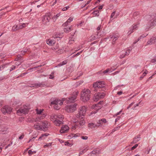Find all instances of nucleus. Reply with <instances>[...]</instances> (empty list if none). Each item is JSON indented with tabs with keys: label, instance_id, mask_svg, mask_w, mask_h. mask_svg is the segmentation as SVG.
Wrapping results in <instances>:
<instances>
[{
	"label": "nucleus",
	"instance_id": "f257e3e1",
	"mask_svg": "<svg viewBox=\"0 0 156 156\" xmlns=\"http://www.w3.org/2000/svg\"><path fill=\"white\" fill-rule=\"evenodd\" d=\"M87 108L86 106H82L79 108L78 113L75 116L73 117V119L76 122L78 121V120L82 119H83L87 111Z\"/></svg>",
	"mask_w": 156,
	"mask_h": 156
},
{
	"label": "nucleus",
	"instance_id": "f03ea898",
	"mask_svg": "<svg viewBox=\"0 0 156 156\" xmlns=\"http://www.w3.org/2000/svg\"><path fill=\"white\" fill-rule=\"evenodd\" d=\"M90 97V91L88 89H85L81 93V99L84 102L88 101Z\"/></svg>",
	"mask_w": 156,
	"mask_h": 156
},
{
	"label": "nucleus",
	"instance_id": "7ed1b4c3",
	"mask_svg": "<svg viewBox=\"0 0 156 156\" xmlns=\"http://www.w3.org/2000/svg\"><path fill=\"white\" fill-rule=\"evenodd\" d=\"M156 25V16H151L150 17V20L147 23L146 30H147L151 27L154 26Z\"/></svg>",
	"mask_w": 156,
	"mask_h": 156
},
{
	"label": "nucleus",
	"instance_id": "20e7f679",
	"mask_svg": "<svg viewBox=\"0 0 156 156\" xmlns=\"http://www.w3.org/2000/svg\"><path fill=\"white\" fill-rule=\"evenodd\" d=\"M78 121L75 122L74 119H73V121L76 124L74 126H72V129H75L78 128H83V126L84 125L85 122L83 119H82L80 120H78Z\"/></svg>",
	"mask_w": 156,
	"mask_h": 156
},
{
	"label": "nucleus",
	"instance_id": "39448f33",
	"mask_svg": "<svg viewBox=\"0 0 156 156\" xmlns=\"http://www.w3.org/2000/svg\"><path fill=\"white\" fill-rule=\"evenodd\" d=\"M78 93L79 92L77 90L74 92L73 94L71 95V97L67 100L66 101L67 103H73L74 102Z\"/></svg>",
	"mask_w": 156,
	"mask_h": 156
},
{
	"label": "nucleus",
	"instance_id": "423d86ee",
	"mask_svg": "<svg viewBox=\"0 0 156 156\" xmlns=\"http://www.w3.org/2000/svg\"><path fill=\"white\" fill-rule=\"evenodd\" d=\"M77 104H74L73 105H68L66 107L65 110L68 112H73L76 109Z\"/></svg>",
	"mask_w": 156,
	"mask_h": 156
},
{
	"label": "nucleus",
	"instance_id": "0eeeda50",
	"mask_svg": "<svg viewBox=\"0 0 156 156\" xmlns=\"http://www.w3.org/2000/svg\"><path fill=\"white\" fill-rule=\"evenodd\" d=\"M30 108L28 106L25 105L23 107L20 108L19 110H17V113H20L23 114H26L28 113Z\"/></svg>",
	"mask_w": 156,
	"mask_h": 156
},
{
	"label": "nucleus",
	"instance_id": "6e6552de",
	"mask_svg": "<svg viewBox=\"0 0 156 156\" xmlns=\"http://www.w3.org/2000/svg\"><path fill=\"white\" fill-rule=\"evenodd\" d=\"M47 86V83L45 82H38L32 84L30 86L31 87H34L35 88H37L39 87H44Z\"/></svg>",
	"mask_w": 156,
	"mask_h": 156
},
{
	"label": "nucleus",
	"instance_id": "1a4fd4ad",
	"mask_svg": "<svg viewBox=\"0 0 156 156\" xmlns=\"http://www.w3.org/2000/svg\"><path fill=\"white\" fill-rule=\"evenodd\" d=\"M12 110V108L8 105L4 106L1 109L3 114L5 115L6 113L10 114Z\"/></svg>",
	"mask_w": 156,
	"mask_h": 156
},
{
	"label": "nucleus",
	"instance_id": "9d476101",
	"mask_svg": "<svg viewBox=\"0 0 156 156\" xmlns=\"http://www.w3.org/2000/svg\"><path fill=\"white\" fill-rule=\"evenodd\" d=\"M105 87V83L103 81H99L94 83L93 87L94 88H103Z\"/></svg>",
	"mask_w": 156,
	"mask_h": 156
},
{
	"label": "nucleus",
	"instance_id": "9b49d317",
	"mask_svg": "<svg viewBox=\"0 0 156 156\" xmlns=\"http://www.w3.org/2000/svg\"><path fill=\"white\" fill-rule=\"evenodd\" d=\"M105 94L104 92L98 93L95 94L94 99L95 101H97L99 99L104 98Z\"/></svg>",
	"mask_w": 156,
	"mask_h": 156
},
{
	"label": "nucleus",
	"instance_id": "f8f14e48",
	"mask_svg": "<svg viewBox=\"0 0 156 156\" xmlns=\"http://www.w3.org/2000/svg\"><path fill=\"white\" fill-rule=\"evenodd\" d=\"M118 37L115 35H110L109 37L106 38L105 39L107 40L109 39V41H112V44H114L115 41L118 39Z\"/></svg>",
	"mask_w": 156,
	"mask_h": 156
},
{
	"label": "nucleus",
	"instance_id": "ddd939ff",
	"mask_svg": "<svg viewBox=\"0 0 156 156\" xmlns=\"http://www.w3.org/2000/svg\"><path fill=\"white\" fill-rule=\"evenodd\" d=\"M51 18V17L48 15L44 16L42 20L43 23L44 24H48Z\"/></svg>",
	"mask_w": 156,
	"mask_h": 156
},
{
	"label": "nucleus",
	"instance_id": "4468645a",
	"mask_svg": "<svg viewBox=\"0 0 156 156\" xmlns=\"http://www.w3.org/2000/svg\"><path fill=\"white\" fill-rule=\"evenodd\" d=\"M139 25V24H137L136 25L133 24V25L131 27L130 30H129L128 33V34H130L134 30H137L138 28Z\"/></svg>",
	"mask_w": 156,
	"mask_h": 156
},
{
	"label": "nucleus",
	"instance_id": "2eb2a0df",
	"mask_svg": "<svg viewBox=\"0 0 156 156\" xmlns=\"http://www.w3.org/2000/svg\"><path fill=\"white\" fill-rule=\"evenodd\" d=\"M48 122L47 121L42 122L41 126H42V130L44 131H46L47 130L48 127Z\"/></svg>",
	"mask_w": 156,
	"mask_h": 156
},
{
	"label": "nucleus",
	"instance_id": "dca6fc26",
	"mask_svg": "<svg viewBox=\"0 0 156 156\" xmlns=\"http://www.w3.org/2000/svg\"><path fill=\"white\" fill-rule=\"evenodd\" d=\"M63 103V102L62 101L59 100L58 99H55V100L51 102V104L59 105L60 106L62 105Z\"/></svg>",
	"mask_w": 156,
	"mask_h": 156
},
{
	"label": "nucleus",
	"instance_id": "f3484780",
	"mask_svg": "<svg viewBox=\"0 0 156 156\" xmlns=\"http://www.w3.org/2000/svg\"><path fill=\"white\" fill-rule=\"evenodd\" d=\"M155 43H156V37H151L147 41V45H151Z\"/></svg>",
	"mask_w": 156,
	"mask_h": 156
},
{
	"label": "nucleus",
	"instance_id": "a211bd4d",
	"mask_svg": "<svg viewBox=\"0 0 156 156\" xmlns=\"http://www.w3.org/2000/svg\"><path fill=\"white\" fill-rule=\"evenodd\" d=\"M69 129V128L68 126L65 125L62 127L60 131L61 133H64L68 131Z\"/></svg>",
	"mask_w": 156,
	"mask_h": 156
},
{
	"label": "nucleus",
	"instance_id": "6ab92c4d",
	"mask_svg": "<svg viewBox=\"0 0 156 156\" xmlns=\"http://www.w3.org/2000/svg\"><path fill=\"white\" fill-rule=\"evenodd\" d=\"M100 153V151L99 150H95L93 151L89 154L88 156H95V154H98Z\"/></svg>",
	"mask_w": 156,
	"mask_h": 156
},
{
	"label": "nucleus",
	"instance_id": "aec40b11",
	"mask_svg": "<svg viewBox=\"0 0 156 156\" xmlns=\"http://www.w3.org/2000/svg\"><path fill=\"white\" fill-rule=\"evenodd\" d=\"M54 123L56 126H59L63 123L62 121L57 119L54 120Z\"/></svg>",
	"mask_w": 156,
	"mask_h": 156
},
{
	"label": "nucleus",
	"instance_id": "412c9836",
	"mask_svg": "<svg viewBox=\"0 0 156 156\" xmlns=\"http://www.w3.org/2000/svg\"><path fill=\"white\" fill-rule=\"evenodd\" d=\"M141 139L140 135H138L136 137L133 138V140L132 142L133 144H135L139 141Z\"/></svg>",
	"mask_w": 156,
	"mask_h": 156
},
{
	"label": "nucleus",
	"instance_id": "4be33fe9",
	"mask_svg": "<svg viewBox=\"0 0 156 156\" xmlns=\"http://www.w3.org/2000/svg\"><path fill=\"white\" fill-rule=\"evenodd\" d=\"M46 43L49 45L52 46L55 44V41L54 40L49 39L47 40Z\"/></svg>",
	"mask_w": 156,
	"mask_h": 156
},
{
	"label": "nucleus",
	"instance_id": "5701e85b",
	"mask_svg": "<svg viewBox=\"0 0 156 156\" xmlns=\"http://www.w3.org/2000/svg\"><path fill=\"white\" fill-rule=\"evenodd\" d=\"M102 103H103V101H100L98 102L97 104L95 105H94L93 106L94 108L97 110V111L98 110H99L101 108V106H99L98 105L99 104H101Z\"/></svg>",
	"mask_w": 156,
	"mask_h": 156
},
{
	"label": "nucleus",
	"instance_id": "b1692460",
	"mask_svg": "<svg viewBox=\"0 0 156 156\" xmlns=\"http://www.w3.org/2000/svg\"><path fill=\"white\" fill-rule=\"evenodd\" d=\"M8 140L3 139L0 140V146H4L7 143Z\"/></svg>",
	"mask_w": 156,
	"mask_h": 156
},
{
	"label": "nucleus",
	"instance_id": "393cba45",
	"mask_svg": "<svg viewBox=\"0 0 156 156\" xmlns=\"http://www.w3.org/2000/svg\"><path fill=\"white\" fill-rule=\"evenodd\" d=\"M34 127L35 129L38 130H42V126H41V124L40 125L38 123L35 124Z\"/></svg>",
	"mask_w": 156,
	"mask_h": 156
},
{
	"label": "nucleus",
	"instance_id": "a878e982",
	"mask_svg": "<svg viewBox=\"0 0 156 156\" xmlns=\"http://www.w3.org/2000/svg\"><path fill=\"white\" fill-rule=\"evenodd\" d=\"M65 27L64 29V31L66 33H68L71 31V27H67V26H65Z\"/></svg>",
	"mask_w": 156,
	"mask_h": 156
},
{
	"label": "nucleus",
	"instance_id": "bb28decb",
	"mask_svg": "<svg viewBox=\"0 0 156 156\" xmlns=\"http://www.w3.org/2000/svg\"><path fill=\"white\" fill-rule=\"evenodd\" d=\"M49 135V134L45 133L43 134H42L40 137L39 138L38 140H41V139H45L47 136Z\"/></svg>",
	"mask_w": 156,
	"mask_h": 156
},
{
	"label": "nucleus",
	"instance_id": "cd10ccee",
	"mask_svg": "<svg viewBox=\"0 0 156 156\" xmlns=\"http://www.w3.org/2000/svg\"><path fill=\"white\" fill-rule=\"evenodd\" d=\"M88 126L91 129L94 128L97 126V124L93 123H90L88 124Z\"/></svg>",
	"mask_w": 156,
	"mask_h": 156
},
{
	"label": "nucleus",
	"instance_id": "c85d7f7f",
	"mask_svg": "<svg viewBox=\"0 0 156 156\" xmlns=\"http://www.w3.org/2000/svg\"><path fill=\"white\" fill-rule=\"evenodd\" d=\"M57 119L62 121L64 118V116L62 115L59 114L56 115Z\"/></svg>",
	"mask_w": 156,
	"mask_h": 156
},
{
	"label": "nucleus",
	"instance_id": "c756f323",
	"mask_svg": "<svg viewBox=\"0 0 156 156\" xmlns=\"http://www.w3.org/2000/svg\"><path fill=\"white\" fill-rule=\"evenodd\" d=\"M98 38H99V37H97V36H95L94 35H92L89 38V40L90 41H93L97 39Z\"/></svg>",
	"mask_w": 156,
	"mask_h": 156
},
{
	"label": "nucleus",
	"instance_id": "7c9ffc66",
	"mask_svg": "<svg viewBox=\"0 0 156 156\" xmlns=\"http://www.w3.org/2000/svg\"><path fill=\"white\" fill-rule=\"evenodd\" d=\"M50 119L52 121H54L57 119L56 115L52 114L50 117Z\"/></svg>",
	"mask_w": 156,
	"mask_h": 156
},
{
	"label": "nucleus",
	"instance_id": "2f4dec72",
	"mask_svg": "<svg viewBox=\"0 0 156 156\" xmlns=\"http://www.w3.org/2000/svg\"><path fill=\"white\" fill-rule=\"evenodd\" d=\"M19 30L18 26L17 25H15L12 27V30L13 31H15Z\"/></svg>",
	"mask_w": 156,
	"mask_h": 156
},
{
	"label": "nucleus",
	"instance_id": "473e14b6",
	"mask_svg": "<svg viewBox=\"0 0 156 156\" xmlns=\"http://www.w3.org/2000/svg\"><path fill=\"white\" fill-rule=\"evenodd\" d=\"M67 63L66 61H64L62 62L59 63L57 66V67H59L61 66H62L63 65H65Z\"/></svg>",
	"mask_w": 156,
	"mask_h": 156
},
{
	"label": "nucleus",
	"instance_id": "72a5a7b5",
	"mask_svg": "<svg viewBox=\"0 0 156 156\" xmlns=\"http://www.w3.org/2000/svg\"><path fill=\"white\" fill-rule=\"evenodd\" d=\"M60 15V14L59 13H58L56 15L54 16L53 17H52V19L54 21H55L56 19Z\"/></svg>",
	"mask_w": 156,
	"mask_h": 156
},
{
	"label": "nucleus",
	"instance_id": "f704fd0d",
	"mask_svg": "<svg viewBox=\"0 0 156 156\" xmlns=\"http://www.w3.org/2000/svg\"><path fill=\"white\" fill-rule=\"evenodd\" d=\"M141 101L140 102H139L138 103L136 104L135 105V106H134V107L133 108H132V109H133V110L135 109V108L136 107V106H139V105H140L141 106L143 105V103L141 104Z\"/></svg>",
	"mask_w": 156,
	"mask_h": 156
},
{
	"label": "nucleus",
	"instance_id": "c9c22d12",
	"mask_svg": "<svg viewBox=\"0 0 156 156\" xmlns=\"http://www.w3.org/2000/svg\"><path fill=\"white\" fill-rule=\"evenodd\" d=\"M148 73V71L147 70H146L144 72V73H143L142 75L140 77V80H141L142 79L144 78V77L145 76L146 74H147Z\"/></svg>",
	"mask_w": 156,
	"mask_h": 156
},
{
	"label": "nucleus",
	"instance_id": "e433bc0d",
	"mask_svg": "<svg viewBox=\"0 0 156 156\" xmlns=\"http://www.w3.org/2000/svg\"><path fill=\"white\" fill-rule=\"evenodd\" d=\"M26 24L24 23L18 26V29L20 30L26 26Z\"/></svg>",
	"mask_w": 156,
	"mask_h": 156
},
{
	"label": "nucleus",
	"instance_id": "4c0bfd02",
	"mask_svg": "<svg viewBox=\"0 0 156 156\" xmlns=\"http://www.w3.org/2000/svg\"><path fill=\"white\" fill-rule=\"evenodd\" d=\"M147 35V34L145 35V34H143L141 35L137 39V41H139L141 39L143 38L144 37H145Z\"/></svg>",
	"mask_w": 156,
	"mask_h": 156
},
{
	"label": "nucleus",
	"instance_id": "58836bf2",
	"mask_svg": "<svg viewBox=\"0 0 156 156\" xmlns=\"http://www.w3.org/2000/svg\"><path fill=\"white\" fill-rule=\"evenodd\" d=\"M37 113L38 114H40L41 113L42 111H43V109H37L36 110Z\"/></svg>",
	"mask_w": 156,
	"mask_h": 156
},
{
	"label": "nucleus",
	"instance_id": "ea45409f",
	"mask_svg": "<svg viewBox=\"0 0 156 156\" xmlns=\"http://www.w3.org/2000/svg\"><path fill=\"white\" fill-rule=\"evenodd\" d=\"M98 13H99V11L98 10L95 11H94L92 13L94 15H95V16H99V14Z\"/></svg>",
	"mask_w": 156,
	"mask_h": 156
},
{
	"label": "nucleus",
	"instance_id": "a19ab883",
	"mask_svg": "<svg viewBox=\"0 0 156 156\" xmlns=\"http://www.w3.org/2000/svg\"><path fill=\"white\" fill-rule=\"evenodd\" d=\"M87 150L88 149H87V148H86L84 150H83V151H80L79 154V156H80L83 153H85Z\"/></svg>",
	"mask_w": 156,
	"mask_h": 156
},
{
	"label": "nucleus",
	"instance_id": "79ce46f5",
	"mask_svg": "<svg viewBox=\"0 0 156 156\" xmlns=\"http://www.w3.org/2000/svg\"><path fill=\"white\" fill-rule=\"evenodd\" d=\"M7 129L6 128H5L4 129H2L0 130L1 133L5 134V131H6Z\"/></svg>",
	"mask_w": 156,
	"mask_h": 156
},
{
	"label": "nucleus",
	"instance_id": "37998d69",
	"mask_svg": "<svg viewBox=\"0 0 156 156\" xmlns=\"http://www.w3.org/2000/svg\"><path fill=\"white\" fill-rule=\"evenodd\" d=\"M151 62L152 63H155L156 62V55L154 57L151 61Z\"/></svg>",
	"mask_w": 156,
	"mask_h": 156
},
{
	"label": "nucleus",
	"instance_id": "c03bdc74",
	"mask_svg": "<svg viewBox=\"0 0 156 156\" xmlns=\"http://www.w3.org/2000/svg\"><path fill=\"white\" fill-rule=\"evenodd\" d=\"M130 53V50H128L125 53L124 55L125 56H126L127 55H128L129 53Z\"/></svg>",
	"mask_w": 156,
	"mask_h": 156
},
{
	"label": "nucleus",
	"instance_id": "a18cd8bd",
	"mask_svg": "<svg viewBox=\"0 0 156 156\" xmlns=\"http://www.w3.org/2000/svg\"><path fill=\"white\" fill-rule=\"evenodd\" d=\"M102 123L101 122V120H99L97 122V126H101Z\"/></svg>",
	"mask_w": 156,
	"mask_h": 156
},
{
	"label": "nucleus",
	"instance_id": "49530a36",
	"mask_svg": "<svg viewBox=\"0 0 156 156\" xmlns=\"http://www.w3.org/2000/svg\"><path fill=\"white\" fill-rule=\"evenodd\" d=\"M54 108L55 109L58 110L60 108V107L58 106V105H55Z\"/></svg>",
	"mask_w": 156,
	"mask_h": 156
},
{
	"label": "nucleus",
	"instance_id": "de8ad7c7",
	"mask_svg": "<svg viewBox=\"0 0 156 156\" xmlns=\"http://www.w3.org/2000/svg\"><path fill=\"white\" fill-rule=\"evenodd\" d=\"M51 144H52L51 143H49L48 144L45 145L44 146V147H48L49 146H51Z\"/></svg>",
	"mask_w": 156,
	"mask_h": 156
},
{
	"label": "nucleus",
	"instance_id": "09e8293b",
	"mask_svg": "<svg viewBox=\"0 0 156 156\" xmlns=\"http://www.w3.org/2000/svg\"><path fill=\"white\" fill-rule=\"evenodd\" d=\"M70 22L69 21V20H67L66 22H65L63 24V26L64 27H65V26H67L68 24L69 23H70Z\"/></svg>",
	"mask_w": 156,
	"mask_h": 156
},
{
	"label": "nucleus",
	"instance_id": "8fccbe9b",
	"mask_svg": "<svg viewBox=\"0 0 156 156\" xmlns=\"http://www.w3.org/2000/svg\"><path fill=\"white\" fill-rule=\"evenodd\" d=\"M63 52V50H62V49H60V50H59L58 51H57V52L58 54H61Z\"/></svg>",
	"mask_w": 156,
	"mask_h": 156
},
{
	"label": "nucleus",
	"instance_id": "3c124183",
	"mask_svg": "<svg viewBox=\"0 0 156 156\" xmlns=\"http://www.w3.org/2000/svg\"><path fill=\"white\" fill-rule=\"evenodd\" d=\"M138 146V144H135L133 147L131 148V150H133L134 149H135Z\"/></svg>",
	"mask_w": 156,
	"mask_h": 156
},
{
	"label": "nucleus",
	"instance_id": "603ef678",
	"mask_svg": "<svg viewBox=\"0 0 156 156\" xmlns=\"http://www.w3.org/2000/svg\"><path fill=\"white\" fill-rule=\"evenodd\" d=\"M69 8V6H66V7L63 8L62 9V10L63 11H66L67 9H68Z\"/></svg>",
	"mask_w": 156,
	"mask_h": 156
},
{
	"label": "nucleus",
	"instance_id": "864d4df0",
	"mask_svg": "<svg viewBox=\"0 0 156 156\" xmlns=\"http://www.w3.org/2000/svg\"><path fill=\"white\" fill-rule=\"evenodd\" d=\"M81 137V139L84 140H87L88 138V137L87 136H82Z\"/></svg>",
	"mask_w": 156,
	"mask_h": 156
},
{
	"label": "nucleus",
	"instance_id": "5fc2aeb1",
	"mask_svg": "<svg viewBox=\"0 0 156 156\" xmlns=\"http://www.w3.org/2000/svg\"><path fill=\"white\" fill-rule=\"evenodd\" d=\"M16 68V66H12V67H11L10 69V71H11L12 70L15 69Z\"/></svg>",
	"mask_w": 156,
	"mask_h": 156
},
{
	"label": "nucleus",
	"instance_id": "6e6d98bb",
	"mask_svg": "<svg viewBox=\"0 0 156 156\" xmlns=\"http://www.w3.org/2000/svg\"><path fill=\"white\" fill-rule=\"evenodd\" d=\"M57 3H60V0H55V1L53 2L52 5H54Z\"/></svg>",
	"mask_w": 156,
	"mask_h": 156
},
{
	"label": "nucleus",
	"instance_id": "4d7b16f0",
	"mask_svg": "<svg viewBox=\"0 0 156 156\" xmlns=\"http://www.w3.org/2000/svg\"><path fill=\"white\" fill-rule=\"evenodd\" d=\"M101 122L102 123H105L106 122V119H101Z\"/></svg>",
	"mask_w": 156,
	"mask_h": 156
},
{
	"label": "nucleus",
	"instance_id": "13d9d810",
	"mask_svg": "<svg viewBox=\"0 0 156 156\" xmlns=\"http://www.w3.org/2000/svg\"><path fill=\"white\" fill-rule=\"evenodd\" d=\"M54 77V73H51V75H50L49 77V78L51 79H53Z\"/></svg>",
	"mask_w": 156,
	"mask_h": 156
},
{
	"label": "nucleus",
	"instance_id": "bf43d9fd",
	"mask_svg": "<svg viewBox=\"0 0 156 156\" xmlns=\"http://www.w3.org/2000/svg\"><path fill=\"white\" fill-rule=\"evenodd\" d=\"M21 62L20 61H19L16 62L15 63V64L17 66H19L21 64Z\"/></svg>",
	"mask_w": 156,
	"mask_h": 156
},
{
	"label": "nucleus",
	"instance_id": "052dcab7",
	"mask_svg": "<svg viewBox=\"0 0 156 156\" xmlns=\"http://www.w3.org/2000/svg\"><path fill=\"white\" fill-rule=\"evenodd\" d=\"M115 12H114L112 13L110 17L111 18H112L115 16Z\"/></svg>",
	"mask_w": 156,
	"mask_h": 156
},
{
	"label": "nucleus",
	"instance_id": "680f3d73",
	"mask_svg": "<svg viewBox=\"0 0 156 156\" xmlns=\"http://www.w3.org/2000/svg\"><path fill=\"white\" fill-rule=\"evenodd\" d=\"M21 57V56H20V55H18L17 56V58L15 59V60L16 61H18L19 60H20Z\"/></svg>",
	"mask_w": 156,
	"mask_h": 156
},
{
	"label": "nucleus",
	"instance_id": "e2e57ef3",
	"mask_svg": "<svg viewBox=\"0 0 156 156\" xmlns=\"http://www.w3.org/2000/svg\"><path fill=\"white\" fill-rule=\"evenodd\" d=\"M33 152V151H32L31 150H29L28 151V153L30 155H31L32 154H33L32 152Z\"/></svg>",
	"mask_w": 156,
	"mask_h": 156
},
{
	"label": "nucleus",
	"instance_id": "0e129e2a",
	"mask_svg": "<svg viewBox=\"0 0 156 156\" xmlns=\"http://www.w3.org/2000/svg\"><path fill=\"white\" fill-rule=\"evenodd\" d=\"M125 57V55L124 54H122V55H121L119 57V58H124Z\"/></svg>",
	"mask_w": 156,
	"mask_h": 156
},
{
	"label": "nucleus",
	"instance_id": "69168bd1",
	"mask_svg": "<svg viewBox=\"0 0 156 156\" xmlns=\"http://www.w3.org/2000/svg\"><path fill=\"white\" fill-rule=\"evenodd\" d=\"M24 136V135L23 134H22L21 136H20L19 138V139L20 140L22 139L23 138Z\"/></svg>",
	"mask_w": 156,
	"mask_h": 156
},
{
	"label": "nucleus",
	"instance_id": "338daca9",
	"mask_svg": "<svg viewBox=\"0 0 156 156\" xmlns=\"http://www.w3.org/2000/svg\"><path fill=\"white\" fill-rule=\"evenodd\" d=\"M65 145H66V146H70V144L68 142H66L65 143Z\"/></svg>",
	"mask_w": 156,
	"mask_h": 156
},
{
	"label": "nucleus",
	"instance_id": "774afa93",
	"mask_svg": "<svg viewBox=\"0 0 156 156\" xmlns=\"http://www.w3.org/2000/svg\"><path fill=\"white\" fill-rule=\"evenodd\" d=\"M109 72V69H106V70L104 71L103 72V73H104L105 74V73H108Z\"/></svg>",
	"mask_w": 156,
	"mask_h": 156
}]
</instances>
